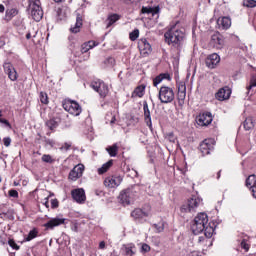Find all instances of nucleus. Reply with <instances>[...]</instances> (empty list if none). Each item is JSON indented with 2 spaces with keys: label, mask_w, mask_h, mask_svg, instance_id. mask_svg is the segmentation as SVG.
<instances>
[{
  "label": "nucleus",
  "mask_w": 256,
  "mask_h": 256,
  "mask_svg": "<svg viewBox=\"0 0 256 256\" xmlns=\"http://www.w3.org/2000/svg\"><path fill=\"white\" fill-rule=\"evenodd\" d=\"M129 37L132 41H137L139 39V29H135L129 34Z\"/></svg>",
  "instance_id": "nucleus-39"
},
{
  "label": "nucleus",
  "mask_w": 256,
  "mask_h": 256,
  "mask_svg": "<svg viewBox=\"0 0 256 256\" xmlns=\"http://www.w3.org/2000/svg\"><path fill=\"white\" fill-rule=\"evenodd\" d=\"M106 67H114L115 66V58L113 57H108L105 61H104Z\"/></svg>",
  "instance_id": "nucleus-40"
},
{
  "label": "nucleus",
  "mask_w": 256,
  "mask_h": 256,
  "mask_svg": "<svg viewBox=\"0 0 256 256\" xmlns=\"http://www.w3.org/2000/svg\"><path fill=\"white\" fill-rule=\"evenodd\" d=\"M253 87H256V81L254 82H251L250 86H249V89L253 88Z\"/></svg>",
  "instance_id": "nucleus-61"
},
{
  "label": "nucleus",
  "mask_w": 256,
  "mask_h": 256,
  "mask_svg": "<svg viewBox=\"0 0 256 256\" xmlns=\"http://www.w3.org/2000/svg\"><path fill=\"white\" fill-rule=\"evenodd\" d=\"M65 223V218H52L49 220L46 224H44V227L47 229H55V227H59V225H63Z\"/></svg>",
  "instance_id": "nucleus-19"
},
{
  "label": "nucleus",
  "mask_w": 256,
  "mask_h": 256,
  "mask_svg": "<svg viewBox=\"0 0 256 256\" xmlns=\"http://www.w3.org/2000/svg\"><path fill=\"white\" fill-rule=\"evenodd\" d=\"M99 249H105V241L99 243Z\"/></svg>",
  "instance_id": "nucleus-59"
},
{
  "label": "nucleus",
  "mask_w": 256,
  "mask_h": 256,
  "mask_svg": "<svg viewBox=\"0 0 256 256\" xmlns=\"http://www.w3.org/2000/svg\"><path fill=\"white\" fill-rule=\"evenodd\" d=\"M213 149V140L206 139L200 144V151L202 155H209Z\"/></svg>",
  "instance_id": "nucleus-18"
},
{
  "label": "nucleus",
  "mask_w": 256,
  "mask_h": 256,
  "mask_svg": "<svg viewBox=\"0 0 256 256\" xmlns=\"http://www.w3.org/2000/svg\"><path fill=\"white\" fill-rule=\"evenodd\" d=\"M188 256H199V252H197V251H192V252L189 253Z\"/></svg>",
  "instance_id": "nucleus-58"
},
{
  "label": "nucleus",
  "mask_w": 256,
  "mask_h": 256,
  "mask_svg": "<svg viewBox=\"0 0 256 256\" xmlns=\"http://www.w3.org/2000/svg\"><path fill=\"white\" fill-rule=\"evenodd\" d=\"M0 13H5V6L0 4Z\"/></svg>",
  "instance_id": "nucleus-60"
},
{
  "label": "nucleus",
  "mask_w": 256,
  "mask_h": 256,
  "mask_svg": "<svg viewBox=\"0 0 256 256\" xmlns=\"http://www.w3.org/2000/svg\"><path fill=\"white\" fill-rule=\"evenodd\" d=\"M253 127V118H246V120L244 121V129L246 131H250V129H253Z\"/></svg>",
  "instance_id": "nucleus-35"
},
{
  "label": "nucleus",
  "mask_w": 256,
  "mask_h": 256,
  "mask_svg": "<svg viewBox=\"0 0 256 256\" xmlns=\"http://www.w3.org/2000/svg\"><path fill=\"white\" fill-rule=\"evenodd\" d=\"M83 171H85L83 164L76 165L69 173V179H71V181H77L80 177H83Z\"/></svg>",
  "instance_id": "nucleus-13"
},
{
  "label": "nucleus",
  "mask_w": 256,
  "mask_h": 256,
  "mask_svg": "<svg viewBox=\"0 0 256 256\" xmlns=\"http://www.w3.org/2000/svg\"><path fill=\"white\" fill-rule=\"evenodd\" d=\"M124 251H125V254L128 256L135 255V245L133 244L124 245Z\"/></svg>",
  "instance_id": "nucleus-31"
},
{
  "label": "nucleus",
  "mask_w": 256,
  "mask_h": 256,
  "mask_svg": "<svg viewBox=\"0 0 256 256\" xmlns=\"http://www.w3.org/2000/svg\"><path fill=\"white\" fill-rule=\"evenodd\" d=\"M122 3H125V5H133L135 3H139L141 0H120Z\"/></svg>",
  "instance_id": "nucleus-47"
},
{
  "label": "nucleus",
  "mask_w": 256,
  "mask_h": 256,
  "mask_svg": "<svg viewBox=\"0 0 256 256\" xmlns=\"http://www.w3.org/2000/svg\"><path fill=\"white\" fill-rule=\"evenodd\" d=\"M143 95H145V87L144 86H138L133 94L132 97H143Z\"/></svg>",
  "instance_id": "nucleus-33"
},
{
  "label": "nucleus",
  "mask_w": 256,
  "mask_h": 256,
  "mask_svg": "<svg viewBox=\"0 0 256 256\" xmlns=\"http://www.w3.org/2000/svg\"><path fill=\"white\" fill-rule=\"evenodd\" d=\"M81 27H83V17L77 14L75 26L71 27L70 31L72 33H79L81 31Z\"/></svg>",
  "instance_id": "nucleus-23"
},
{
  "label": "nucleus",
  "mask_w": 256,
  "mask_h": 256,
  "mask_svg": "<svg viewBox=\"0 0 256 256\" xmlns=\"http://www.w3.org/2000/svg\"><path fill=\"white\" fill-rule=\"evenodd\" d=\"M119 19H121V15H119V14H110L108 16V18L106 19V21H105L106 27L107 28L111 27V25H113L114 23H117V21H119Z\"/></svg>",
  "instance_id": "nucleus-25"
},
{
  "label": "nucleus",
  "mask_w": 256,
  "mask_h": 256,
  "mask_svg": "<svg viewBox=\"0 0 256 256\" xmlns=\"http://www.w3.org/2000/svg\"><path fill=\"white\" fill-rule=\"evenodd\" d=\"M0 123H3L4 125H6V127H9V129H11V124L8 120L2 119L0 120Z\"/></svg>",
  "instance_id": "nucleus-55"
},
{
  "label": "nucleus",
  "mask_w": 256,
  "mask_h": 256,
  "mask_svg": "<svg viewBox=\"0 0 256 256\" xmlns=\"http://www.w3.org/2000/svg\"><path fill=\"white\" fill-rule=\"evenodd\" d=\"M29 5H41V1L40 0H29Z\"/></svg>",
  "instance_id": "nucleus-54"
},
{
  "label": "nucleus",
  "mask_w": 256,
  "mask_h": 256,
  "mask_svg": "<svg viewBox=\"0 0 256 256\" xmlns=\"http://www.w3.org/2000/svg\"><path fill=\"white\" fill-rule=\"evenodd\" d=\"M92 88L94 89V91L99 93L100 97H107V95L109 94V86H107V84H105V82L101 80L93 82Z\"/></svg>",
  "instance_id": "nucleus-7"
},
{
  "label": "nucleus",
  "mask_w": 256,
  "mask_h": 256,
  "mask_svg": "<svg viewBox=\"0 0 256 256\" xmlns=\"http://www.w3.org/2000/svg\"><path fill=\"white\" fill-rule=\"evenodd\" d=\"M142 13H146L147 15H157V13H159V8L143 7Z\"/></svg>",
  "instance_id": "nucleus-32"
},
{
  "label": "nucleus",
  "mask_w": 256,
  "mask_h": 256,
  "mask_svg": "<svg viewBox=\"0 0 256 256\" xmlns=\"http://www.w3.org/2000/svg\"><path fill=\"white\" fill-rule=\"evenodd\" d=\"M243 5H244V7L253 8V7H256V1L255 0H244Z\"/></svg>",
  "instance_id": "nucleus-41"
},
{
  "label": "nucleus",
  "mask_w": 256,
  "mask_h": 256,
  "mask_svg": "<svg viewBox=\"0 0 256 256\" xmlns=\"http://www.w3.org/2000/svg\"><path fill=\"white\" fill-rule=\"evenodd\" d=\"M63 108L65 111L70 113V115H74L75 117H78V115H81V106L76 101L68 100L63 103Z\"/></svg>",
  "instance_id": "nucleus-5"
},
{
  "label": "nucleus",
  "mask_w": 256,
  "mask_h": 256,
  "mask_svg": "<svg viewBox=\"0 0 256 256\" xmlns=\"http://www.w3.org/2000/svg\"><path fill=\"white\" fill-rule=\"evenodd\" d=\"M203 203V200L199 196H192L180 207L181 213H195L197 208Z\"/></svg>",
  "instance_id": "nucleus-3"
},
{
  "label": "nucleus",
  "mask_w": 256,
  "mask_h": 256,
  "mask_svg": "<svg viewBox=\"0 0 256 256\" xmlns=\"http://www.w3.org/2000/svg\"><path fill=\"white\" fill-rule=\"evenodd\" d=\"M198 243L201 245L202 249L205 250L206 248L211 247V245H213V240L201 236L198 238Z\"/></svg>",
  "instance_id": "nucleus-24"
},
{
  "label": "nucleus",
  "mask_w": 256,
  "mask_h": 256,
  "mask_svg": "<svg viewBox=\"0 0 256 256\" xmlns=\"http://www.w3.org/2000/svg\"><path fill=\"white\" fill-rule=\"evenodd\" d=\"M3 143H4L5 147H9L11 145V138L10 137H5L3 139Z\"/></svg>",
  "instance_id": "nucleus-50"
},
{
  "label": "nucleus",
  "mask_w": 256,
  "mask_h": 256,
  "mask_svg": "<svg viewBox=\"0 0 256 256\" xmlns=\"http://www.w3.org/2000/svg\"><path fill=\"white\" fill-rule=\"evenodd\" d=\"M187 92V87L185 86V83L181 82L178 84V93H185Z\"/></svg>",
  "instance_id": "nucleus-45"
},
{
  "label": "nucleus",
  "mask_w": 256,
  "mask_h": 256,
  "mask_svg": "<svg viewBox=\"0 0 256 256\" xmlns=\"http://www.w3.org/2000/svg\"><path fill=\"white\" fill-rule=\"evenodd\" d=\"M158 99L165 105L173 103L175 100V91H173V88L169 86H162L158 93Z\"/></svg>",
  "instance_id": "nucleus-4"
},
{
  "label": "nucleus",
  "mask_w": 256,
  "mask_h": 256,
  "mask_svg": "<svg viewBox=\"0 0 256 256\" xmlns=\"http://www.w3.org/2000/svg\"><path fill=\"white\" fill-rule=\"evenodd\" d=\"M217 25L219 29L227 31V29L231 28V18L227 16L220 17L217 19Z\"/></svg>",
  "instance_id": "nucleus-17"
},
{
  "label": "nucleus",
  "mask_w": 256,
  "mask_h": 256,
  "mask_svg": "<svg viewBox=\"0 0 256 256\" xmlns=\"http://www.w3.org/2000/svg\"><path fill=\"white\" fill-rule=\"evenodd\" d=\"M72 197L76 203H85V200L87 199L83 188L72 190Z\"/></svg>",
  "instance_id": "nucleus-16"
},
{
  "label": "nucleus",
  "mask_w": 256,
  "mask_h": 256,
  "mask_svg": "<svg viewBox=\"0 0 256 256\" xmlns=\"http://www.w3.org/2000/svg\"><path fill=\"white\" fill-rule=\"evenodd\" d=\"M115 121H117V119L115 118V116H113L110 123L113 124V123H115Z\"/></svg>",
  "instance_id": "nucleus-62"
},
{
  "label": "nucleus",
  "mask_w": 256,
  "mask_h": 256,
  "mask_svg": "<svg viewBox=\"0 0 256 256\" xmlns=\"http://www.w3.org/2000/svg\"><path fill=\"white\" fill-rule=\"evenodd\" d=\"M123 183V177L121 176H108L104 180V185L108 189H115Z\"/></svg>",
  "instance_id": "nucleus-8"
},
{
  "label": "nucleus",
  "mask_w": 256,
  "mask_h": 256,
  "mask_svg": "<svg viewBox=\"0 0 256 256\" xmlns=\"http://www.w3.org/2000/svg\"><path fill=\"white\" fill-rule=\"evenodd\" d=\"M209 223V217L205 213H199L193 220L191 229L194 235H199L205 231V227Z\"/></svg>",
  "instance_id": "nucleus-2"
},
{
  "label": "nucleus",
  "mask_w": 256,
  "mask_h": 256,
  "mask_svg": "<svg viewBox=\"0 0 256 256\" xmlns=\"http://www.w3.org/2000/svg\"><path fill=\"white\" fill-rule=\"evenodd\" d=\"M51 207H52V209H57V207H59V201L57 199H52Z\"/></svg>",
  "instance_id": "nucleus-49"
},
{
  "label": "nucleus",
  "mask_w": 256,
  "mask_h": 256,
  "mask_svg": "<svg viewBox=\"0 0 256 256\" xmlns=\"http://www.w3.org/2000/svg\"><path fill=\"white\" fill-rule=\"evenodd\" d=\"M196 121L200 127H207V125H211L213 116H211V113H203L197 117Z\"/></svg>",
  "instance_id": "nucleus-15"
},
{
  "label": "nucleus",
  "mask_w": 256,
  "mask_h": 256,
  "mask_svg": "<svg viewBox=\"0 0 256 256\" xmlns=\"http://www.w3.org/2000/svg\"><path fill=\"white\" fill-rule=\"evenodd\" d=\"M113 166V160H110L102 165V167L98 168V174L103 175L104 173H107L109 169Z\"/></svg>",
  "instance_id": "nucleus-27"
},
{
  "label": "nucleus",
  "mask_w": 256,
  "mask_h": 256,
  "mask_svg": "<svg viewBox=\"0 0 256 256\" xmlns=\"http://www.w3.org/2000/svg\"><path fill=\"white\" fill-rule=\"evenodd\" d=\"M143 111H144V119L147 127L149 129L153 128V123L151 122V111L149 110V104L147 102H144L143 104Z\"/></svg>",
  "instance_id": "nucleus-20"
},
{
  "label": "nucleus",
  "mask_w": 256,
  "mask_h": 256,
  "mask_svg": "<svg viewBox=\"0 0 256 256\" xmlns=\"http://www.w3.org/2000/svg\"><path fill=\"white\" fill-rule=\"evenodd\" d=\"M107 153H109L110 157H117V152L119 151V146L114 144L106 148Z\"/></svg>",
  "instance_id": "nucleus-29"
},
{
  "label": "nucleus",
  "mask_w": 256,
  "mask_h": 256,
  "mask_svg": "<svg viewBox=\"0 0 256 256\" xmlns=\"http://www.w3.org/2000/svg\"><path fill=\"white\" fill-rule=\"evenodd\" d=\"M60 149L64 151H69V149H71V144L65 143Z\"/></svg>",
  "instance_id": "nucleus-52"
},
{
  "label": "nucleus",
  "mask_w": 256,
  "mask_h": 256,
  "mask_svg": "<svg viewBox=\"0 0 256 256\" xmlns=\"http://www.w3.org/2000/svg\"><path fill=\"white\" fill-rule=\"evenodd\" d=\"M26 39H31V33L26 34Z\"/></svg>",
  "instance_id": "nucleus-64"
},
{
  "label": "nucleus",
  "mask_w": 256,
  "mask_h": 256,
  "mask_svg": "<svg viewBox=\"0 0 256 256\" xmlns=\"http://www.w3.org/2000/svg\"><path fill=\"white\" fill-rule=\"evenodd\" d=\"M241 247H242V249L249 251V244H247V242L245 240H242Z\"/></svg>",
  "instance_id": "nucleus-51"
},
{
  "label": "nucleus",
  "mask_w": 256,
  "mask_h": 256,
  "mask_svg": "<svg viewBox=\"0 0 256 256\" xmlns=\"http://www.w3.org/2000/svg\"><path fill=\"white\" fill-rule=\"evenodd\" d=\"M46 145H50V147H54L55 141H53V140H46Z\"/></svg>",
  "instance_id": "nucleus-56"
},
{
  "label": "nucleus",
  "mask_w": 256,
  "mask_h": 256,
  "mask_svg": "<svg viewBox=\"0 0 256 256\" xmlns=\"http://www.w3.org/2000/svg\"><path fill=\"white\" fill-rule=\"evenodd\" d=\"M19 11H17V9L15 8H11V9H7L6 13H5V21H11V19H13V17H17Z\"/></svg>",
  "instance_id": "nucleus-26"
},
{
  "label": "nucleus",
  "mask_w": 256,
  "mask_h": 256,
  "mask_svg": "<svg viewBox=\"0 0 256 256\" xmlns=\"http://www.w3.org/2000/svg\"><path fill=\"white\" fill-rule=\"evenodd\" d=\"M149 215V211L145 212L141 208H136L131 213V217H133V219H143L145 217H149Z\"/></svg>",
  "instance_id": "nucleus-22"
},
{
  "label": "nucleus",
  "mask_w": 256,
  "mask_h": 256,
  "mask_svg": "<svg viewBox=\"0 0 256 256\" xmlns=\"http://www.w3.org/2000/svg\"><path fill=\"white\" fill-rule=\"evenodd\" d=\"M138 49L142 57H148L152 51L151 44L145 38L138 41Z\"/></svg>",
  "instance_id": "nucleus-9"
},
{
  "label": "nucleus",
  "mask_w": 256,
  "mask_h": 256,
  "mask_svg": "<svg viewBox=\"0 0 256 256\" xmlns=\"http://www.w3.org/2000/svg\"><path fill=\"white\" fill-rule=\"evenodd\" d=\"M44 205L47 209H49V197L45 198Z\"/></svg>",
  "instance_id": "nucleus-57"
},
{
  "label": "nucleus",
  "mask_w": 256,
  "mask_h": 256,
  "mask_svg": "<svg viewBox=\"0 0 256 256\" xmlns=\"http://www.w3.org/2000/svg\"><path fill=\"white\" fill-rule=\"evenodd\" d=\"M46 125H47L48 128L51 129V131H53V129H56V127H57V121L51 119V120L46 122Z\"/></svg>",
  "instance_id": "nucleus-43"
},
{
  "label": "nucleus",
  "mask_w": 256,
  "mask_h": 256,
  "mask_svg": "<svg viewBox=\"0 0 256 256\" xmlns=\"http://www.w3.org/2000/svg\"><path fill=\"white\" fill-rule=\"evenodd\" d=\"M40 101L44 105H47L49 103V97L47 96V93H45V92L40 93Z\"/></svg>",
  "instance_id": "nucleus-38"
},
{
  "label": "nucleus",
  "mask_w": 256,
  "mask_h": 256,
  "mask_svg": "<svg viewBox=\"0 0 256 256\" xmlns=\"http://www.w3.org/2000/svg\"><path fill=\"white\" fill-rule=\"evenodd\" d=\"M38 231H37V229H33V230H31L30 232H29V234H28V236H27V238H26V241H32V239H35V237H37V235H38Z\"/></svg>",
  "instance_id": "nucleus-37"
},
{
  "label": "nucleus",
  "mask_w": 256,
  "mask_h": 256,
  "mask_svg": "<svg viewBox=\"0 0 256 256\" xmlns=\"http://www.w3.org/2000/svg\"><path fill=\"white\" fill-rule=\"evenodd\" d=\"M178 101L179 103L185 101V97H187V92H178Z\"/></svg>",
  "instance_id": "nucleus-46"
},
{
  "label": "nucleus",
  "mask_w": 256,
  "mask_h": 256,
  "mask_svg": "<svg viewBox=\"0 0 256 256\" xmlns=\"http://www.w3.org/2000/svg\"><path fill=\"white\" fill-rule=\"evenodd\" d=\"M210 47L214 49H223L225 47V40L220 33H215L211 36Z\"/></svg>",
  "instance_id": "nucleus-10"
},
{
  "label": "nucleus",
  "mask_w": 256,
  "mask_h": 256,
  "mask_svg": "<svg viewBox=\"0 0 256 256\" xmlns=\"http://www.w3.org/2000/svg\"><path fill=\"white\" fill-rule=\"evenodd\" d=\"M93 47H97L95 41H89L87 43H84L81 46V53H87V51H90V49H93Z\"/></svg>",
  "instance_id": "nucleus-28"
},
{
  "label": "nucleus",
  "mask_w": 256,
  "mask_h": 256,
  "mask_svg": "<svg viewBox=\"0 0 256 256\" xmlns=\"http://www.w3.org/2000/svg\"><path fill=\"white\" fill-rule=\"evenodd\" d=\"M142 250L145 251V253H147L148 251H151V247L147 244H143Z\"/></svg>",
  "instance_id": "nucleus-53"
},
{
  "label": "nucleus",
  "mask_w": 256,
  "mask_h": 256,
  "mask_svg": "<svg viewBox=\"0 0 256 256\" xmlns=\"http://www.w3.org/2000/svg\"><path fill=\"white\" fill-rule=\"evenodd\" d=\"M41 159L43 163H49V164H53V162L55 161V159L49 154L42 155Z\"/></svg>",
  "instance_id": "nucleus-36"
},
{
  "label": "nucleus",
  "mask_w": 256,
  "mask_h": 256,
  "mask_svg": "<svg viewBox=\"0 0 256 256\" xmlns=\"http://www.w3.org/2000/svg\"><path fill=\"white\" fill-rule=\"evenodd\" d=\"M164 37L169 45H181L185 34L177 26H173L164 34Z\"/></svg>",
  "instance_id": "nucleus-1"
},
{
  "label": "nucleus",
  "mask_w": 256,
  "mask_h": 256,
  "mask_svg": "<svg viewBox=\"0 0 256 256\" xmlns=\"http://www.w3.org/2000/svg\"><path fill=\"white\" fill-rule=\"evenodd\" d=\"M163 79H171V76L167 73L166 74H160L159 76H157L153 80L154 87H157V85H159V83H161V81H163Z\"/></svg>",
  "instance_id": "nucleus-30"
},
{
  "label": "nucleus",
  "mask_w": 256,
  "mask_h": 256,
  "mask_svg": "<svg viewBox=\"0 0 256 256\" xmlns=\"http://www.w3.org/2000/svg\"><path fill=\"white\" fill-rule=\"evenodd\" d=\"M31 11V16L34 21H40L43 19V9H41V4H32L29 5Z\"/></svg>",
  "instance_id": "nucleus-12"
},
{
  "label": "nucleus",
  "mask_w": 256,
  "mask_h": 256,
  "mask_svg": "<svg viewBox=\"0 0 256 256\" xmlns=\"http://www.w3.org/2000/svg\"><path fill=\"white\" fill-rule=\"evenodd\" d=\"M119 199L122 205H131V201H133V190H123L122 192H120Z\"/></svg>",
  "instance_id": "nucleus-14"
},
{
  "label": "nucleus",
  "mask_w": 256,
  "mask_h": 256,
  "mask_svg": "<svg viewBox=\"0 0 256 256\" xmlns=\"http://www.w3.org/2000/svg\"><path fill=\"white\" fill-rule=\"evenodd\" d=\"M231 97V90L229 88H221L216 93V99L218 101H225Z\"/></svg>",
  "instance_id": "nucleus-21"
},
{
  "label": "nucleus",
  "mask_w": 256,
  "mask_h": 256,
  "mask_svg": "<svg viewBox=\"0 0 256 256\" xmlns=\"http://www.w3.org/2000/svg\"><path fill=\"white\" fill-rule=\"evenodd\" d=\"M133 175H134V177H138L139 176V173L137 172V171H135V170H133Z\"/></svg>",
  "instance_id": "nucleus-63"
},
{
  "label": "nucleus",
  "mask_w": 256,
  "mask_h": 256,
  "mask_svg": "<svg viewBox=\"0 0 256 256\" xmlns=\"http://www.w3.org/2000/svg\"><path fill=\"white\" fill-rule=\"evenodd\" d=\"M205 63H206V67H208V69H215V67H217V65H219V63H221V57L217 53L210 54L206 58Z\"/></svg>",
  "instance_id": "nucleus-11"
},
{
  "label": "nucleus",
  "mask_w": 256,
  "mask_h": 256,
  "mask_svg": "<svg viewBox=\"0 0 256 256\" xmlns=\"http://www.w3.org/2000/svg\"><path fill=\"white\" fill-rule=\"evenodd\" d=\"M157 233H162V231H164L165 229V223L164 222H159L158 224L154 225Z\"/></svg>",
  "instance_id": "nucleus-42"
},
{
  "label": "nucleus",
  "mask_w": 256,
  "mask_h": 256,
  "mask_svg": "<svg viewBox=\"0 0 256 256\" xmlns=\"http://www.w3.org/2000/svg\"><path fill=\"white\" fill-rule=\"evenodd\" d=\"M213 233H215V229H213V227L207 224L206 227L204 228L205 237L211 239V237H213Z\"/></svg>",
  "instance_id": "nucleus-34"
},
{
  "label": "nucleus",
  "mask_w": 256,
  "mask_h": 256,
  "mask_svg": "<svg viewBox=\"0 0 256 256\" xmlns=\"http://www.w3.org/2000/svg\"><path fill=\"white\" fill-rule=\"evenodd\" d=\"M8 193H9L10 197H14L15 199H17V197H19V192H17V190H15V189L9 190Z\"/></svg>",
  "instance_id": "nucleus-48"
},
{
  "label": "nucleus",
  "mask_w": 256,
  "mask_h": 256,
  "mask_svg": "<svg viewBox=\"0 0 256 256\" xmlns=\"http://www.w3.org/2000/svg\"><path fill=\"white\" fill-rule=\"evenodd\" d=\"M3 69L4 73L8 75V79H10V81H17V79H19L17 69H15V66H13L11 62H5L3 64Z\"/></svg>",
  "instance_id": "nucleus-6"
},
{
  "label": "nucleus",
  "mask_w": 256,
  "mask_h": 256,
  "mask_svg": "<svg viewBox=\"0 0 256 256\" xmlns=\"http://www.w3.org/2000/svg\"><path fill=\"white\" fill-rule=\"evenodd\" d=\"M8 245H10V247H12V249H15V251H19V245H17V243H15V240H13V239L8 240Z\"/></svg>",
  "instance_id": "nucleus-44"
}]
</instances>
